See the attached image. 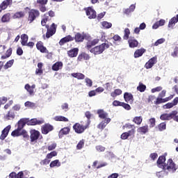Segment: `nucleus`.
<instances>
[{
    "instance_id": "1",
    "label": "nucleus",
    "mask_w": 178,
    "mask_h": 178,
    "mask_svg": "<svg viewBox=\"0 0 178 178\" xmlns=\"http://www.w3.org/2000/svg\"><path fill=\"white\" fill-rule=\"evenodd\" d=\"M49 20V17L48 16V13H46L44 15L42 22H41V24L42 26H46V28L47 29V31L46 33V37L47 38H49L51 37H52L54 35V34H55V33H56V25H55V24H52L50 29H49V26L47 25V22Z\"/></svg>"
},
{
    "instance_id": "2",
    "label": "nucleus",
    "mask_w": 178,
    "mask_h": 178,
    "mask_svg": "<svg viewBox=\"0 0 178 178\" xmlns=\"http://www.w3.org/2000/svg\"><path fill=\"white\" fill-rule=\"evenodd\" d=\"M109 48V44L108 43H102L99 46H96L90 49L91 54H94V55H100L102 54L105 49H108Z\"/></svg>"
},
{
    "instance_id": "3",
    "label": "nucleus",
    "mask_w": 178,
    "mask_h": 178,
    "mask_svg": "<svg viewBox=\"0 0 178 178\" xmlns=\"http://www.w3.org/2000/svg\"><path fill=\"white\" fill-rule=\"evenodd\" d=\"M40 17V11L35 9H31L29 12L28 22L33 23L36 17Z\"/></svg>"
},
{
    "instance_id": "4",
    "label": "nucleus",
    "mask_w": 178,
    "mask_h": 178,
    "mask_svg": "<svg viewBox=\"0 0 178 178\" xmlns=\"http://www.w3.org/2000/svg\"><path fill=\"white\" fill-rule=\"evenodd\" d=\"M164 170H168V172H176V164L173 162V160L171 159H168L167 163L164 165Z\"/></svg>"
},
{
    "instance_id": "5",
    "label": "nucleus",
    "mask_w": 178,
    "mask_h": 178,
    "mask_svg": "<svg viewBox=\"0 0 178 178\" xmlns=\"http://www.w3.org/2000/svg\"><path fill=\"white\" fill-rule=\"evenodd\" d=\"M11 136L13 137H19V136H23L24 138H29V134H27V131L24 129H20L17 128L15 131L11 133Z\"/></svg>"
},
{
    "instance_id": "6",
    "label": "nucleus",
    "mask_w": 178,
    "mask_h": 178,
    "mask_svg": "<svg viewBox=\"0 0 178 178\" xmlns=\"http://www.w3.org/2000/svg\"><path fill=\"white\" fill-rule=\"evenodd\" d=\"M85 10L88 19H95V17H97V12H95L92 8L88 7V8H86Z\"/></svg>"
},
{
    "instance_id": "7",
    "label": "nucleus",
    "mask_w": 178,
    "mask_h": 178,
    "mask_svg": "<svg viewBox=\"0 0 178 178\" xmlns=\"http://www.w3.org/2000/svg\"><path fill=\"white\" fill-rule=\"evenodd\" d=\"M177 113V111H174L170 113H164L161 115L160 119L161 120H171V119H173L175 115Z\"/></svg>"
},
{
    "instance_id": "8",
    "label": "nucleus",
    "mask_w": 178,
    "mask_h": 178,
    "mask_svg": "<svg viewBox=\"0 0 178 178\" xmlns=\"http://www.w3.org/2000/svg\"><path fill=\"white\" fill-rule=\"evenodd\" d=\"M24 89L31 96H33L35 94V91H34V90H35V84H33L31 86L30 84L26 83L24 86Z\"/></svg>"
},
{
    "instance_id": "9",
    "label": "nucleus",
    "mask_w": 178,
    "mask_h": 178,
    "mask_svg": "<svg viewBox=\"0 0 178 178\" xmlns=\"http://www.w3.org/2000/svg\"><path fill=\"white\" fill-rule=\"evenodd\" d=\"M73 129L75 133H77V134H81V133H84V130H86V128L83 125H81L79 123H76L73 126Z\"/></svg>"
},
{
    "instance_id": "10",
    "label": "nucleus",
    "mask_w": 178,
    "mask_h": 178,
    "mask_svg": "<svg viewBox=\"0 0 178 178\" xmlns=\"http://www.w3.org/2000/svg\"><path fill=\"white\" fill-rule=\"evenodd\" d=\"M31 134V141L33 143L34 141H37L40 137V131L35 129H31L30 131Z\"/></svg>"
},
{
    "instance_id": "11",
    "label": "nucleus",
    "mask_w": 178,
    "mask_h": 178,
    "mask_svg": "<svg viewBox=\"0 0 178 178\" xmlns=\"http://www.w3.org/2000/svg\"><path fill=\"white\" fill-rule=\"evenodd\" d=\"M42 123H44V120H38L37 118H33L31 120L27 119L26 124L28 126H35L36 124H42Z\"/></svg>"
},
{
    "instance_id": "12",
    "label": "nucleus",
    "mask_w": 178,
    "mask_h": 178,
    "mask_svg": "<svg viewBox=\"0 0 178 178\" xmlns=\"http://www.w3.org/2000/svg\"><path fill=\"white\" fill-rule=\"evenodd\" d=\"M11 128L12 127L10 125H8L4 128L1 132V135L0 136V140H5L8 137Z\"/></svg>"
},
{
    "instance_id": "13",
    "label": "nucleus",
    "mask_w": 178,
    "mask_h": 178,
    "mask_svg": "<svg viewBox=\"0 0 178 178\" xmlns=\"http://www.w3.org/2000/svg\"><path fill=\"white\" fill-rule=\"evenodd\" d=\"M53 130L54 127L49 124H46L42 127V134H48L49 131H52Z\"/></svg>"
},
{
    "instance_id": "14",
    "label": "nucleus",
    "mask_w": 178,
    "mask_h": 178,
    "mask_svg": "<svg viewBox=\"0 0 178 178\" xmlns=\"http://www.w3.org/2000/svg\"><path fill=\"white\" fill-rule=\"evenodd\" d=\"M70 133V127H64L61 129L58 133L59 138H63V136H67Z\"/></svg>"
},
{
    "instance_id": "15",
    "label": "nucleus",
    "mask_w": 178,
    "mask_h": 178,
    "mask_svg": "<svg viewBox=\"0 0 178 178\" xmlns=\"http://www.w3.org/2000/svg\"><path fill=\"white\" fill-rule=\"evenodd\" d=\"M136 133V131L134 129H131L128 132L123 133L121 135L122 140H127L129 137H131V136H134V134Z\"/></svg>"
},
{
    "instance_id": "16",
    "label": "nucleus",
    "mask_w": 178,
    "mask_h": 178,
    "mask_svg": "<svg viewBox=\"0 0 178 178\" xmlns=\"http://www.w3.org/2000/svg\"><path fill=\"white\" fill-rule=\"evenodd\" d=\"M165 161L166 158L165 157V156H159V159L157 160V165L161 169H163L165 165H166V163H165Z\"/></svg>"
},
{
    "instance_id": "17",
    "label": "nucleus",
    "mask_w": 178,
    "mask_h": 178,
    "mask_svg": "<svg viewBox=\"0 0 178 178\" xmlns=\"http://www.w3.org/2000/svg\"><path fill=\"white\" fill-rule=\"evenodd\" d=\"M156 62H157L156 57H153L150 58L148 60V62L146 63L145 67H146L147 69H151V67H152V66H154V65H155Z\"/></svg>"
},
{
    "instance_id": "18",
    "label": "nucleus",
    "mask_w": 178,
    "mask_h": 178,
    "mask_svg": "<svg viewBox=\"0 0 178 178\" xmlns=\"http://www.w3.org/2000/svg\"><path fill=\"white\" fill-rule=\"evenodd\" d=\"M129 48H137L138 47V41L134 38H129L128 40Z\"/></svg>"
},
{
    "instance_id": "19",
    "label": "nucleus",
    "mask_w": 178,
    "mask_h": 178,
    "mask_svg": "<svg viewBox=\"0 0 178 178\" xmlns=\"http://www.w3.org/2000/svg\"><path fill=\"white\" fill-rule=\"evenodd\" d=\"M74 38L71 35L66 36L62 38L59 42V45H65L66 42H69L70 41H73Z\"/></svg>"
},
{
    "instance_id": "20",
    "label": "nucleus",
    "mask_w": 178,
    "mask_h": 178,
    "mask_svg": "<svg viewBox=\"0 0 178 178\" xmlns=\"http://www.w3.org/2000/svg\"><path fill=\"white\" fill-rule=\"evenodd\" d=\"M36 47L38 49V51H40V52H42L43 54H48V50L45 47H44L42 42H38L36 44Z\"/></svg>"
},
{
    "instance_id": "21",
    "label": "nucleus",
    "mask_w": 178,
    "mask_h": 178,
    "mask_svg": "<svg viewBox=\"0 0 178 178\" xmlns=\"http://www.w3.org/2000/svg\"><path fill=\"white\" fill-rule=\"evenodd\" d=\"M9 178H26L24 177V172H19L17 175H16V172H13L9 175Z\"/></svg>"
},
{
    "instance_id": "22",
    "label": "nucleus",
    "mask_w": 178,
    "mask_h": 178,
    "mask_svg": "<svg viewBox=\"0 0 178 178\" xmlns=\"http://www.w3.org/2000/svg\"><path fill=\"white\" fill-rule=\"evenodd\" d=\"M26 124H27V118H22L17 122V129L23 130Z\"/></svg>"
},
{
    "instance_id": "23",
    "label": "nucleus",
    "mask_w": 178,
    "mask_h": 178,
    "mask_svg": "<svg viewBox=\"0 0 178 178\" xmlns=\"http://www.w3.org/2000/svg\"><path fill=\"white\" fill-rule=\"evenodd\" d=\"M84 38H86V34L84 33H76L75 35V40L76 42H83L84 41Z\"/></svg>"
},
{
    "instance_id": "24",
    "label": "nucleus",
    "mask_w": 178,
    "mask_h": 178,
    "mask_svg": "<svg viewBox=\"0 0 178 178\" xmlns=\"http://www.w3.org/2000/svg\"><path fill=\"white\" fill-rule=\"evenodd\" d=\"M68 56L70 58H76L79 54V49L74 48L67 51Z\"/></svg>"
},
{
    "instance_id": "25",
    "label": "nucleus",
    "mask_w": 178,
    "mask_h": 178,
    "mask_svg": "<svg viewBox=\"0 0 178 178\" xmlns=\"http://www.w3.org/2000/svg\"><path fill=\"white\" fill-rule=\"evenodd\" d=\"M26 16V12L18 11L13 15V19H22Z\"/></svg>"
},
{
    "instance_id": "26",
    "label": "nucleus",
    "mask_w": 178,
    "mask_h": 178,
    "mask_svg": "<svg viewBox=\"0 0 178 178\" xmlns=\"http://www.w3.org/2000/svg\"><path fill=\"white\" fill-rule=\"evenodd\" d=\"M124 98L125 101L128 102V104H133V95H131V93H124Z\"/></svg>"
},
{
    "instance_id": "27",
    "label": "nucleus",
    "mask_w": 178,
    "mask_h": 178,
    "mask_svg": "<svg viewBox=\"0 0 178 178\" xmlns=\"http://www.w3.org/2000/svg\"><path fill=\"white\" fill-rule=\"evenodd\" d=\"M99 42V39H94L91 41L88 42L87 43V48L88 49H91V47H94V45H97Z\"/></svg>"
},
{
    "instance_id": "28",
    "label": "nucleus",
    "mask_w": 178,
    "mask_h": 178,
    "mask_svg": "<svg viewBox=\"0 0 178 178\" xmlns=\"http://www.w3.org/2000/svg\"><path fill=\"white\" fill-rule=\"evenodd\" d=\"M63 67V63L62 62H57L52 66V70L54 72H58V70H60Z\"/></svg>"
},
{
    "instance_id": "29",
    "label": "nucleus",
    "mask_w": 178,
    "mask_h": 178,
    "mask_svg": "<svg viewBox=\"0 0 178 178\" xmlns=\"http://www.w3.org/2000/svg\"><path fill=\"white\" fill-rule=\"evenodd\" d=\"M111 122V118H106L104 121H102L98 126V129H104L106 127V124Z\"/></svg>"
},
{
    "instance_id": "30",
    "label": "nucleus",
    "mask_w": 178,
    "mask_h": 178,
    "mask_svg": "<svg viewBox=\"0 0 178 178\" xmlns=\"http://www.w3.org/2000/svg\"><path fill=\"white\" fill-rule=\"evenodd\" d=\"M173 98V96H171L170 97H167L166 99H162V97H158L156 101H154V104L156 105H159V104H162V102H166V101H169V99H172Z\"/></svg>"
},
{
    "instance_id": "31",
    "label": "nucleus",
    "mask_w": 178,
    "mask_h": 178,
    "mask_svg": "<svg viewBox=\"0 0 178 178\" xmlns=\"http://www.w3.org/2000/svg\"><path fill=\"white\" fill-rule=\"evenodd\" d=\"M1 23H9L10 22V13H6L1 17Z\"/></svg>"
},
{
    "instance_id": "32",
    "label": "nucleus",
    "mask_w": 178,
    "mask_h": 178,
    "mask_svg": "<svg viewBox=\"0 0 178 178\" xmlns=\"http://www.w3.org/2000/svg\"><path fill=\"white\" fill-rule=\"evenodd\" d=\"M145 53V49H139L135 51L134 56V58H140V56H143V54Z\"/></svg>"
},
{
    "instance_id": "33",
    "label": "nucleus",
    "mask_w": 178,
    "mask_h": 178,
    "mask_svg": "<svg viewBox=\"0 0 178 178\" xmlns=\"http://www.w3.org/2000/svg\"><path fill=\"white\" fill-rule=\"evenodd\" d=\"M71 76L72 77H74L75 79H77L78 80H84L86 76L84 74L80 73V72H76V73H72L71 74Z\"/></svg>"
},
{
    "instance_id": "34",
    "label": "nucleus",
    "mask_w": 178,
    "mask_h": 178,
    "mask_svg": "<svg viewBox=\"0 0 178 178\" xmlns=\"http://www.w3.org/2000/svg\"><path fill=\"white\" fill-rule=\"evenodd\" d=\"M60 165H62L60 163V161H59L58 159H56V160L52 161L50 163L49 166L50 168H59L60 167Z\"/></svg>"
},
{
    "instance_id": "35",
    "label": "nucleus",
    "mask_w": 178,
    "mask_h": 178,
    "mask_svg": "<svg viewBox=\"0 0 178 178\" xmlns=\"http://www.w3.org/2000/svg\"><path fill=\"white\" fill-rule=\"evenodd\" d=\"M97 113L99 115V118L101 119H108V113L104 111V110H98Z\"/></svg>"
},
{
    "instance_id": "36",
    "label": "nucleus",
    "mask_w": 178,
    "mask_h": 178,
    "mask_svg": "<svg viewBox=\"0 0 178 178\" xmlns=\"http://www.w3.org/2000/svg\"><path fill=\"white\" fill-rule=\"evenodd\" d=\"M178 20L176 18V17H172L168 23V27H169V29H173V27H175V24H176V23H177Z\"/></svg>"
},
{
    "instance_id": "37",
    "label": "nucleus",
    "mask_w": 178,
    "mask_h": 178,
    "mask_svg": "<svg viewBox=\"0 0 178 178\" xmlns=\"http://www.w3.org/2000/svg\"><path fill=\"white\" fill-rule=\"evenodd\" d=\"M54 120H56V122H69V119L62 115H57L54 117Z\"/></svg>"
},
{
    "instance_id": "38",
    "label": "nucleus",
    "mask_w": 178,
    "mask_h": 178,
    "mask_svg": "<svg viewBox=\"0 0 178 178\" xmlns=\"http://www.w3.org/2000/svg\"><path fill=\"white\" fill-rule=\"evenodd\" d=\"M21 44L22 45H23L24 47L25 45H27V41H29V35H26V34H22L21 35Z\"/></svg>"
},
{
    "instance_id": "39",
    "label": "nucleus",
    "mask_w": 178,
    "mask_h": 178,
    "mask_svg": "<svg viewBox=\"0 0 178 178\" xmlns=\"http://www.w3.org/2000/svg\"><path fill=\"white\" fill-rule=\"evenodd\" d=\"M136 9V4H132L129 6V8L125 9L124 11V13L125 15H130L132 12H134V10Z\"/></svg>"
},
{
    "instance_id": "40",
    "label": "nucleus",
    "mask_w": 178,
    "mask_h": 178,
    "mask_svg": "<svg viewBox=\"0 0 178 178\" xmlns=\"http://www.w3.org/2000/svg\"><path fill=\"white\" fill-rule=\"evenodd\" d=\"M138 133H142L143 134H145L148 133V125H145L143 127H139L137 129Z\"/></svg>"
},
{
    "instance_id": "41",
    "label": "nucleus",
    "mask_w": 178,
    "mask_h": 178,
    "mask_svg": "<svg viewBox=\"0 0 178 178\" xmlns=\"http://www.w3.org/2000/svg\"><path fill=\"white\" fill-rule=\"evenodd\" d=\"M132 122L136 124L140 125L143 123V117L142 116H136L133 118Z\"/></svg>"
},
{
    "instance_id": "42",
    "label": "nucleus",
    "mask_w": 178,
    "mask_h": 178,
    "mask_svg": "<svg viewBox=\"0 0 178 178\" xmlns=\"http://www.w3.org/2000/svg\"><path fill=\"white\" fill-rule=\"evenodd\" d=\"M101 25H102V29H111V27H112V23L108 22L106 21L102 22Z\"/></svg>"
},
{
    "instance_id": "43",
    "label": "nucleus",
    "mask_w": 178,
    "mask_h": 178,
    "mask_svg": "<svg viewBox=\"0 0 178 178\" xmlns=\"http://www.w3.org/2000/svg\"><path fill=\"white\" fill-rule=\"evenodd\" d=\"M122 94V90L120 89H115L113 92L111 93V95L113 98H116L118 95Z\"/></svg>"
},
{
    "instance_id": "44",
    "label": "nucleus",
    "mask_w": 178,
    "mask_h": 178,
    "mask_svg": "<svg viewBox=\"0 0 178 178\" xmlns=\"http://www.w3.org/2000/svg\"><path fill=\"white\" fill-rule=\"evenodd\" d=\"M146 88H147V86L141 82L139 83V85L137 87V90L138 91H140V92H144Z\"/></svg>"
},
{
    "instance_id": "45",
    "label": "nucleus",
    "mask_w": 178,
    "mask_h": 178,
    "mask_svg": "<svg viewBox=\"0 0 178 178\" xmlns=\"http://www.w3.org/2000/svg\"><path fill=\"white\" fill-rule=\"evenodd\" d=\"M4 118L6 120H11V119H15V113L9 111L8 114L5 115Z\"/></svg>"
},
{
    "instance_id": "46",
    "label": "nucleus",
    "mask_w": 178,
    "mask_h": 178,
    "mask_svg": "<svg viewBox=\"0 0 178 178\" xmlns=\"http://www.w3.org/2000/svg\"><path fill=\"white\" fill-rule=\"evenodd\" d=\"M58 152L56 151H53L47 154L46 157L51 161L54 156H57Z\"/></svg>"
},
{
    "instance_id": "47",
    "label": "nucleus",
    "mask_w": 178,
    "mask_h": 178,
    "mask_svg": "<svg viewBox=\"0 0 178 178\" xmlns=\"http://www.w3.org/2000/svg\"><path fill=\"white\" fill-rule=\"evenodd\" d=\"M9 6V4H8L7 1H3L1 4H0V12H2V10H5L6 8Z\"/></svg>"
},
{
    "instance_id": "48",
    "label": "nucleus",
    "mask_w": 178,
    "mask_h": 178,
    "mask_svg": "<svg viewBox=\"0 0 178 178\" xmlns=\"http://www.w3.org/2000/svg\"><path fill=\"white\" fill-rule=\"evenodd\" d=\"M13 63H15V60L8 61L4 65V69L7 70L9 69V67H12V66H13Z\"/></svg>"
},
{
    "instance_id": "49",
    "label": "nucleus",
    "mask_w": 178,
    "mask_h": 178,
    "mask_svg": "<svg viewBox=\"0 0 178 178\" xmlns=\"http://www.w3.org/2000/svg\"><path fill=\"white\" fill-rule=\"evenodd\" d=\"M170 54L172 58H178V47H175L173 51H171Z\"/></svg>"
},
{
    "instance_id": "50",
    "label": "nucleus",
    "mask_w": 178,
    "mask_h": 178,
    "mask_svg": "<svg viewBox=\"0 0 178 178\" xmlns=\"http://www.w3.org/2000/svg\"><path fill=\"white\" fill-rule=\"evenodd\" d=\"M49 162H51V160L48 158H46L40 161V165H42L44 166L49 165Z\"/></svg>"
},
{
    "instance_id": "51",
    "label": "nucleus",
    "mask_w": 178,
    "mask_h": 178,
    "mask_svg": "<svg viewBox=\"0 0 178 178\" xmlns=\"http://www.w3.org/2000/svg\"><path fill=\"white\" fill-rule=\"evenodd\" d=\"M85 83L86 84V87H92V80L90 78H86Z\"/></svg>"
},
{
    "instance_id": "52",
    "label": "nucleus",
    "mask_w": 178,
    "mask_h": 178,
    "mask_svg": "<svg viewBox=\"0 0 178 178\" xmlns=\"http://www.w3.org/2000/svg\"><path fill=\"white\" fill-rule=\"evenodd\" d=\"M158 127L160 131H163V130H166V123L162 122L159 124Z\"/></svg>"
},
{
    "instance_id": "53",
    "label": "nucleus",
    "mask_w": 178,
    "mask_h": 178,
    "mask_svg": "<svg viewBox=\"0 0 178 178\" xmlns=\"http://www.w3.org/2000/svg\"><path fill=\"white\" fill-rule=\"evenodd\" d=\"M130 35V29H124V40H129V36Z\"/></svg>"
},
{
    "instance_id": "54",
    "label": "nucleus",
    "mask_w": 178,
    "mask_h": 178,
    "mask_svg": "<svg viewBox=\"0 0 178 178\" xmlns=\"http://www.w3.org/2000/svg\"><path fill=\"white\" fill-rule=\"evenodd\" d=\"M24 105L26 108H34L35 106V104L29 101L25 102Z\"/></svg>"
},
{
    "instance_id": "55",
    "label": "nucleus",
    "mask_w": 178,
    "mask_h": 178,
    "mask_svg": "<svg viewBox=\"0 0 178 178\" xmlns=\"http://www.w3.org/2000/svg\"><path fill=\"white\" fill-rule=\"evenodd\" d=\"M37 3L39 6H46L48 3V0H37Z\"/></svg>"
},
{
    "instance_id": "56",
    "label": "nucleus",
    "mask_w": 178,
    "mask_h": 178,
    "mask_svg": "<svg viewBox=\"0 0 178 178\" xmlns=\"http://www.w3.org/2000/svg\"><path fill=\"white\" fill-rule=\"evenodd\" d=\"M55 148H56V143H53L49 145L47 149H48V151H54V149H55Z\"/></svg>"
},
{
    "instance_id": "57",
    "label": "nucleus",
    "mask_w": 178,
    "mask_h": 178,
    "mask_svg": "<svg viewBox=\"0 0 178 178\" xmlns=\"http://www.w3.org/2000/svg\"><path fill=\"white\" fill-rule=\"evenodd\" d=\"M165 38L159 39L154 43V46L158 47V45H161V44H163V42H165Z\"/></svg>"
},
{
    "instance_id": "58",
    "label": "nucleus",
    "mask_w": 178,
    "mask_h": 178,
    "mask_svg": "<svg viewBox=\"0 0 178 178\" xmlns=\"http://www.w3.org/2000/svg\"><path fill=\"white\" fill-rule=\"evenodd\" d=\"M175 104L172 102L168 103L165 105L163 106V109H170V108H173Z\"/></svg>"
},
{
    "instance_id": "59",
    "label": "nucleus",
    "mask_w": 178,
    "mask_h": 178,
    "mask_svg": "<svg viewBox=\"0 0 178 178\" xmlns=\"http://www.w3.org/2000/svg\"><path fill=\"white\" fill-rule=\"evenodd\" d=\"M61 108L63 109V111H64L65 112H67V111H69V104L67 103H63L61 105Z\"/></svg>"
},
{
    "instance_id": "60",
    "label": "nucleus",
    "mask_w": 178,
    "mask_h": 178,
    "mask_svg": "<svg viewBox=\"0 0 178 178\" xmlns=\"http://www.w3.org/2000/svg\"><path fill=\"white\" fill-rule=\"evenodd\" d=\"M84 147V140H81L79 142V143L76 145L77 149H81Z\"/></svg>"
},
{
    "instance_id": "61",
    "label": "nucleus",
    "mask_w": 178,
    "mask_h": 178,
    "mask_svg": "<svg viewBox=\"0 0 178 178\" xmlns=\"http://www.w3.org/2000/svg\"><path fill=\"white\" fill-rule=\"evenodd\" d=\"M149 127H155V123H156V120L155 118H150L149 120Z\"/></svg>"
},
{
    "instance_id": "62",
    "label": "nucleus",
    "mask_w": 178,
    "mask_h": 178,
    "mask_svg": "<svg viewBox=\"0 0 178 178\" xmlns=\"http://www.w3.org/2000/svg\"><path fill=\"white\" fill-rule=\"evenodd\" d=\"M106 36V34L105 33V32H100L99 36L97 38H99V40H102V41H104V40H105V37Z\"/></svg>"
},
{
    "instance_id": "63",
    "label": "nucleus",
    "mask_w": 178,
    "mask_h": 178,
    "mask_svg": "<svg viewBox=\"0 0 178 178\" xmlns=\"http://www.w3.org/2000/svg\"><path fill=\"white\" fill-rule=\"evenodd\" d=\"M96 149L98 152H104L105 151V147L101 145L96 146Z\"/></svg>"
},
{
    "instance_id": "64",
    "label": "nucleus",
    "mask_w": 178,
    "mask_h": 178,
    "mask_svg": "<svg viewBox=\"0 0 178 178\" xmlns=\"http://www.w3.org/2000/svg\"><path fill=\"white\" fill-rule=\"evenodd\" d=\"M149 158H150V159H152V161H155V159H156V158H158V154H156V153H152L149 155Z\"/></svg>"
}]
</instances>
